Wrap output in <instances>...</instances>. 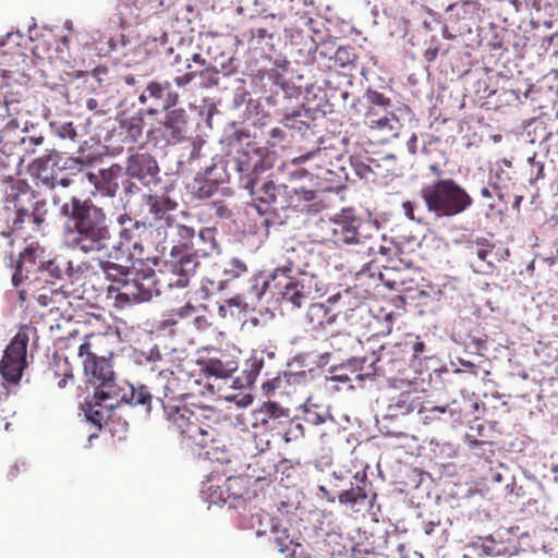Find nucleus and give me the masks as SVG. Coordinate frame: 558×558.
I'll return each instance as SVG.
<instances>
[{"instance_id":"nucleus-54","label":"nucleus","mask_w":558,"mask_h":558,"mask_svg":"<svg viewBox=\"0 0 558 558\" xmlns=\"http://www.w3.org/2000/svg\"><path fill=\"white\" fill-rule=\"evenodd\" d=\"M303 420L311 425H320L325 422V416L318 413L316 407L305 408Z\"/></svg>"},{"instance_id":"nucleus-2","label":"nucleus","mask_w":558,"mask_h":558,"mask_svg":"<svg viewBox=\"0 0 558 558\" xmlns=\"http://www.w3.org/2000/svg\"><path fill=\"white\" fill-rule=\"evenodd\" d=\"M317 228L322 232V242H332L338 246L351 247L350 252L357 255L363 265L373 260L364 262V259L375 257L377 254L387 255L390 251L383 245L377 229L375 235L363 233V223L354 216L343 215L336 219H320Z\"/></svg>"},{"instance_id":"nucleus-47","label":"nucleus","mask_w":558,"mask_h":558,"mask_svg":"<svg viewBox=\"0 0 558 558\" xmlns=\"http://www.w3.org/2000/svg\"><path fill=\"white\" fill-rule=\"evenodd\" d=\"M178 235L183 241L180 245H177L175 253L180 252L181 254L189 253L187 252V241L192 240L195 235V230L192 227H187L184 225H178L175 227Z\"/></svg>"},{"instance_id":"nucleus-40","label":"nucleus","mask_w":558,"mask_h":558,"mask_svg":"<svg viewBox=\"0 0 558 558\" xmlns=\"http://www.w3.org/2000/svg\"><path fill=\"white\" fill-rule=\"evenodd\" d=\"M264 366V361L262 356L252 355L245 362V367L243 369V374L245 375L246 385H253L259 375L262 368Z\"/></svg>"},{"instance_id":"nucleus-32","label":"nucleus","mask_w":558,"mask_h":558,"mask_svg":"<svg viewBox=\"0 0 558 558\" xmlns=\"http://www.w3.org/2000/svg\"><path fill=\"white\" fill-rule=\"evenodd\" d=\"M356 60L357 54L354 47L340 46L333 51L332 58H329V63H325V66L328 69L347 68L354 64Z\"/></svg>"},{"instance_id":"nucleus-22","label":"nucleus","mask_w":558,"mask_h":558,"mask_svg":"<svg viewBox=\"0 0 558 558\" xmlns=\"http://www.w3.org/2000/svg\"><path fill=\"white\" fill-rule=\"evenodd\" d=\"M158 170L157 161L146 151H137L128 158L125 172L131 178L145 180L155 177Z\"/></svg>"},{"instance_id":"nucleus-21","label":"nucleus","mask_w":558,"mask_h":558,"mask_svg":"<svg viewBox=\"0 0 558 558\" xmlns=\"http://www.w3.org/2000/svg\"><path fill=\"white\" fill-rule=\"evenodd\" d=\"M286 194V186L276 185L272 181H265L256 192V201L266 205L264 210L278 214L290 206Z\"/></svg>"},{"instance_id":"nucleus-42","label":"nucleus","mask_w":558,"mask_h":558,"mask_svg":"<svg viewBox=\"0 0 558 558\" xmlns=\"http://www.w3.org/2000/svg\"><path fill=\"white\" fill-rule=\"evenodd\" d=\"M242 40H245L250 47L257 49L260 48L262 43L269 38L271 39V35L267 32L266 28H252L248 32H243L241 34Z\"/></svg>"},{"instance_id":"nucleus-50","label":"nucleus","mask_w":558,"mask_h":558,"mask_svg":"<svg viewBox=\"0 0 558 558\" xmlns=\"http://www.w3.org/2000/svg\"><path fill=\"white\" fill-rule=\"evenodd\" d=\"M301 437H304V427L299 422L289 421V427L283 433V438L286 442H290L292 440H296Z\"/></svg>"},{"instance_id":"nucleus-64","label":"nucleus","mask_w":558,"mask_h":558,"mask_svg":"<svg viewBox=\"0 0 558 558\" xmlns=\"http://www.w3.org/2000/svg\"><path fill=\"white\" fill-rule=\"evenodd\" d=\"M331 52H332V46L323 44V49L317 51L318 60H327L326 63H329V58H332Z\"/></svg>"},{"instance_id":"nucleus-26","label":"nucleus","mask_w":558,"mask_h":558,"mask_svg":"<svg viewBox=\"0 0 558 558\" xmlns=\"http://www.w3.org/2000/svg\"><path fill=\"white\" fill-rule=\"evenodd\" d=\"M402 110H408L407 107L398 108L397 110H389L385 112V117L381 119H377L374 114L371 117V130H375L387 138H397L399 137L401 130L403 128L402 122L398 116V112Z\"/></svg>"},{"instance_id":"nucleus-19","label":"nucleus","mask_w":558,"mask_h":558,"mask_svg":"<svg viewBox=\"0 0 558 558\" xmlns=\"http://www.w3.org/2000/svg\"><path fill=\"white\" fill-rule=\"evenodd\" d=\"M156 132H161L167 144L182 142L187 132V114L184 109L178 108L169 111L160 128Z\"/></svg>"},{"instance_id":"nucleus-53","label":"nucleus","mask_w":558,"mask_h":558,"mask_svg":"<svg viewBox=\"0 0 558 558\" xmlns=\"http://www.w3.org/2000/svg\"><path fill=\"white\" fill-rule=\"evenodd\" d=\"M122 168L119 165H112L108 169L100 170V181L98 183H106L118 181L121 175Z\"/></svg>"},{"instance_id":"nucleus-11","label":"nucleus","mask_w":558,"mask_h":558,"mask_svg":"<svg viewBox=\"0 0 558 558\" xmlns=\"http://www.w3.org/2000/svg\"><path fill=\"white\" fill-rule=\"evenodd\" d=\"M151 389L155 399L162 404L166 415L175 411L177 408H182L180 403L187 396L180 379L169 369L159 372Z\"/></svg>"},{"instance_id":"nucleus-58","label":"nucleus","mask_w":558,"mask_h":558,"mask_svg":"<svg viewBox=\"0 0 558 558\" xmlns=\"http://www.w3.org/2000/svg\"><path fill=\"white\" fill-rule=\"evenodd\" d=\"M97 189L101 191L107 196H114L119 190L118 181L106 182V183H97Z\"/></svg>"},{"instance_id":"nucleus-34","label":"nucleus","mask_w":558,"mask_h":558,"mask_svg":"<svg viewBox=\"0 0 558 558\" xmlns=\"http://www.w3.org/2000/svg\"><path fill=\"white\" fill-rule=\"evenodd\" d=\"M311 118L307 110H295L292 113L286 114L281 120L282 124L295 132L304 133L308 130V119Z\"/></svg>"},{"instance_id":"nucleus-3","label":"nucleus","mask_w":558,"mask_h":558,"mask_svg":"<svg viewBox=\"0 0 558 558\" xmlns=\"http://www.w3.org/2000/svg\"><path fill=\"white\" fill-rule=\"evenodd\" d=\"M167 417L171 422V428L179 434L187 446L205 449L216 441L218 430L215 424L218 423L219 415L213 408L196 407L190 409L183 405L177 408Z\"/></svg>"},{"instance_id":"nucleus-51","label":"nucleus","mask_w":558,"mask_h":558,"mask_svg":"<svg viewBox=\"0 0 558 558\" xmlns=\"http://www.w3.org/2000/svg\"><path fill=\"white\" fill-rule=\"evenodd\" d=\"M217 190L218 185L214 181H201L195 191V195L198 198L205 199L211 197Z\"/></svg>"},{"instance_id":"nucleus-57","label":"nucleus","mask_w":558,"mask_h":558,"mask_svg":"<svg viewBox=\"0 0 558 558\" xmlns=\"http://www.w3.org/2000/svg\"><path fill=\"white\" fill-rule=\"evenodd\" d=\"M284 378L289 385H305L307 383V374L300 373H284Z\"/></svg>"},{"instance_id":"nucleus-37","label":"nucleus","mask_w":558,"mask_h":558,"mask_svg":"<svg viewBox=\"0 0 558 558\" xmlns=\"http://www.w3.org/2000/svg\"><path fill=\"white\" fill-rule=\"evenodd\" d=\"M134 5L146 14H158L168 10L174 0H133Z\"/></svg>"},{"instance_id":"nucleus-7","label":"nucleus","mask_w":558,"mask_h":558,"mask_svg":"<svg viewBox=\"0 0 558 558\" xmlns=\"http://www.w3.org/2000/svg\"><path fill=\"white\" fill-rule=\"evenodd\" d=\"M384 357L376 356L372 353L371 356L353 357L349 363L340 368H336L332 372L330 380L340 383H351L352 377L348 374L350 369L357 380H364L365 378L372 377L377 373H381L387 376L393 368L398 372L407 369V362L404 360L388 361L386 365L383 363Z\"/></svg>"},{"instance_id":"nucleus-8","label":"nucleus","mask_w":558,"mask_h":558,"mask_svg":"<svg viewBox=\"0 0 558 558\" xmlns=\"http://www.w3.org/2000/svg\"><path fill=\"white\" fill-rule=\"evenodd\" d=\"M108 291L117 293L114 304L122 310L132 304L150 300L155 291L159 292V288H156L155 274L134 270L129 274L123 283L109 286Z\"/></svg>"},{"instance_id":"nucleus-33","label":"nucleus","mask_w":558,"mask_h":558,"mask_svg":"<svg viewBox=\"0 0 558 558\" xmlns=\"http://www.w3.org/2000/svg\"><path fill=\"white\" fill-rule=\"evenodd\" d=\"M222 489L226 499H241L247 494V481L242 476H230L225 481Z\"/></svg>"},{"instance_id":"nucleus-9","label":"nucleus","mask_w":558,"mask_h":558,"mask_svg":"<svg viewBox=\"0 0 558 558\" xmlns=\"http://www.w3.org/2000/svg\"><path fill=\"white\" fill-rule=\"evenodd\" d=\"M177 246L171 251V258L165 262L163 269H160V277L156 284H166L169 288H185L194 276L199 264L195 253H175Z\"/></svg>"},{"instance_id":"nucleus-31","label":"nucleus","mask_w":558,"mask_h":558,"mask_svg":"<svg viewBox=\"0 0 558 558\" xmlns=\"http://www.w3.org/2000/svg\"><path fill=\"white\" fill-rule=\"evenodd\" d=\"M153 398H155L154 393L146 386H130L129 393L120 395V402L124 401L132 405H141L146 412H149Z\"/></svg>"},{"instance_id":"nucleus-49","label":"nucleus","mask_w":558,"mask_h":558,"mask_svg":"<svg viewBox=\"0 0 558 558\" xmlns=\"http://www.w3.org/2000/svg\"><path fill=\"white\" fill-rule=\"evenodd\" d=\"M247 271V266L239 258H232L225 268V274L230 278H238Z\"/></svg>"},{"instance_id":"nucleus-59","label":"nucleus","mask_w":558,"mask_h":558,"mask_svg":"<svg viewBox=\"0 0 558 558\" xmlns=\"http://www.w3.org/2000/svg\"><path fill=\"white\" fill-rule=\"evenodd\" d=\"M375 116L377 119H381L385 117V111L383 110V108H377V107H367V110L366 112L364 113V122L365 124L371 128V121H372V116Z\"/></svg>"},{"instance_id":"nucleus-46","label":"nucleus","mask_w":558,"mask_h":558,"mask_svg":"<svg viewBox=\"0 0 558 558\" xmlns=\"http://www.w3.org/2000/svg\"><path fill=\"white\" fill-rule=\"evenodd\" d=\"M213 59L215 61L214 69L216 72H223L225 74H230L233 71V56L225 52L220 54H214Z\"/></svg>"},{"instance_id":"nucleus-10","label":"nucleus","mask_w":558,"mask_h":558,"mask_svg":"<svg viewBox=\"0 0 558 558\" xmlns=\"http://www.w3.org/2000/svg\"><path fill=\"white\" fill-rule=\"evenodd\" d=\"M26 327H23L13 337L4 350L0 361V373L3 379L10 384H19L24 368L26 367V354L28 344V333Z\"/></svg>"},{"instance_id":"nucleus-24","label":"nucleus","mask_w":558,"mask_h":558,"mask_svg":"<svg viewBox=\"0 0 558 558\" xmlns=\"http://www.w3.org/2000/svg\"><path fill=\"white\" fill-rule=\"evenodd\" d=\"M311 160L314 161V166L311 167V170H306V172L319 180H331L330 175H332L333 172L327 168L329 153L326 147H319L315 150L300 155L299 157L293 158L291 162L292 165L299 166Z\"/></svg>"},{"instance_id":"nucleus-29","label":"nucleus","mask_w":558,"mask_h":558,"mask_svg":"<svg viewBox=\"0 0 558 558\" xmlns=\"http://www.w3.org/2000/svg\"><path fill=\"white\" fill-rule=\"evenodd\" d=\"M43 254V250L38 245L37 242L29 243L22 252L19 254V259L16 262L15 271L12 276V283L14 287H19L24 277L22 275L23 267L27 268V265L34 266L36 259Z\"/></svg>"},{"instance_id":"nucleus-18","label":"nucleus","mask_w":558,"mask_h":558,"mask_svg":"<svg viewBox=\"0 0 558 558\" xmlns=\"http://www.w3.org/2000/svg\"><path fill=\"white\" fill-rule=\"evenodd\" d=\"M48 214L47 203H41L39 208H35L34 216L27 218H12L11 233L14 240L27 241L40 232V228L46 220Z\"/></svg>"},{"instance_id":"nucleus-6","label":"nucleus","mask_w":558,"mask_h":558,"mask_svg":"<svg viewBox=\"0 0 558 558\" xmlns=\"http://www.w3.org/2000/svg\"><path fill=\"white\" fill-rule=\"evenodd\" d=\"M14 64L3 69L0 82V94L7 108V113L28 111L25 106L28 85L31 81V65L28 57L17 51L12 56Z\"/></svg>"},{"instance_id":"nucleus-61","label":"nucleus","mask_w":558,"mask_h":558,"mask_svg":"<svg viewBox=\"0 0 558 558\" xmlns=\"http://www.w3.org/2000/svg\"><path fill=\"white\" fill-rule=\"evenodd\" d=\"M88 336L86 337V340L84 343H82L78 348V355L83 360H90L98 357L94 352L90 350V343L88 341Z\"/></svg>"},{"instance_id":"nucleus-36","label":"nucleus","mask_w":558,"mask_h":558,"mask_svg":"<svg viewBox=\"0 0 558 558\" xmlns=\"http://www.w3.org/2000/svg\"><path fill=\"white\" fill-rule=\"evenodd\" d=\"M51 161V156H48L47 159L39 157L32 163L31 170L43 184L53 187V177L51 173H48L49 162Z\"/></svg>"},{"instance_id":"nucleus-5","label":"nucleus","mask_w":558,"mask_h":558,"mask_svg":"<svg viewBox=\"0 0 558 558\" xmlns=\"http://www.w3.org/2000/svg\"><path fill=\"white\" fill-rule=\"evenodd\" d=\"M304 250H287L280 263L268 280L262 286L260 294L268 289L278 291L282 301L289 302L293 307L301 305L308 299L310 290L300 280L292 277L293 272H302L306 263L303 262Z\"/></svg>"},{"instance_id":"nucleus-13","label":"nucleus","mask_w":558,"mask_h":558,"mask_svg":"<svg viewBox=\"0 0 558 558\" xmlns=\"http://www.w3.org/2000/svg\"><path fill=\"white\" fill-rule=\"evenodd\" d=\"M389 380L392 386L399 389L408 388L402 391L392 402L389 404L390 411L393 415H405L411 412L422 413L425 410L423 405L422 397L417 389V383L412 380H404L395 376H389Z\"/></svg>"},{"instance_id":"nucleus-25","label":"nucleus","mask_w":558,"mask_h":558,"mask_svg":"<svg viewBox=\"0 0 558 558\" xmlns=\"http://www.w3.org/2000/svg\"><path fill=\"white\" fill-rule=\"evenodd\" d=\"M338 313L324 303H313L308 306L304 322L311 331L325 330L337 319Z\"/></svg>"},{"instance_id":"nucleus-44","label":"nucleus","mask_w":558,"mask_h":558,"mask_svg":"<svg viewBox=\"0 0 558 558\" xmlns=\"http://www.w3.org/2000/svg\"><path fill=\"white\" fill-rule=\"evenodd\" d=\"M365 98L368 104L367 107L383 108L385 112L389 111V108H391V99L375 89H367Z\"/></svg>"},{"instance_id":"nucleus-28","label":"nucleus","mask_w":558,"mask_h":558,"mask_svg":"<svg viewBox=\"0 0 558 558\" xmlns=\"http://www.w3.org/2000/svg\"><path fill=\"white\" fill-rule=\"evenodd\" d=\"M494 248L495 245L489 243L486 239H482L469 245L470 254L475 255L476 258L489 269L495 267L496 262L506 259L509 256V250H505L502 255L499 256Z\"/></svg>"},{"instance_id":"nucleus-17","label":"nucleus","mask_w":558,"mask_h":558,"mask_svg":"<svg viewBox=\"0 0 558 558\" xmlns=\"http://www.w3.org/2000/svg\"><path fill=\"white\" fill-rule=\"evenodd\" d=\"M29 111H21L19 113H8V121L3 129L0 130V146L8 148V143L15 138V150L22 153L21 145L25 142L23 133L27 131L29 121Z\"/></svg>"},{"instance_id":"nucleus-4","label":"nucleus","mask_w":558,"mask_h":558,"mask_svg":"<svg viewBox=\"0 0 558 558\" xmlns=\"http://www.w3.org/2000/svg\"><path fill=\"white\" fill-rule=\"evenodd\" d=\"M418 194L427 213L437 219L460 215L473 204L466 190L450 178L424 184Z\"/></svg>"},{"instance_id":"nucleus-1","label":"nucleus","mask_w":558,"mask_h":558,"mask_svg":"<svg viewBox=\"0 0 558 558\" xmlns=\"http://www.w3.org/2000/svg\"><path fill=\"white\" fill-rule=\"evenodd\" d=\"M53 204L59 206V214L64 219V230L71 235L72 244L83 253H104L107 257H142L143 234L147 232L144 222L133 219L128 214L119 215L118 239L110 245L111 233L107 225V215L93 201L71 196L60 204V201L53 197Z\"/></svg>"},{"instance_id":"nucleus-52","label":"nucleus","mask_w":558,"mask_h":558,"mask_svg":"<svg viewBox=\"0 0 558 558\" xmlns=\"http://www.w3.org/2000/svg\"><path fill=\"white\" fill-rule=\"evenodd\" d=\"M402 209L404 215L412 221L417 223L424 222V216L420 214L417 206L414 202L407 201L402 203Z\"/></svg>"},{"instance_id":"nucleus-16","label":"nucleus","mask_w":558,"mask_h":558,"mask_svg":"<svg viewBox=\"0 0 558 558\" xmlns=\"http://www.w3.org/2000/svg\"><path fill=\"white\" fill-rule=\"evenodd\" d=\"M84 371L90 376V381L95 385V391L113 390L120 393V388L114 381V373L108 360L105 357H96L83 360Z\"/></svg>"},{"instance_id":"nucleus-38","label":"nucleus","mask_w":558,"mask_h":558,"mask_svg":"<svg viewBox=\"0 0 558 558\" xmlns=\"http://www.w3.org/2000/svg\"><path fill=\"white\" fill-rule=\"evenodd\" d=\"M46 270L54 278L62 279L65 276L72 278L74 269L70 260L64 258H54L49 260Z\"/></svg>"},{"instance_id":"nucleus-62","label":"nucleus","mask_w":558,"mask_h":558,"mask_svg":"<svg viewBox=\"0 0 558 558\" xmlns=\"http://www.w3.org/2000/svg\"><path fill=\"white\" fill-rule=\"evenodd\" d=\"M269 137L271 138L270 144L276 146L286 140V133L281 128H272L269 131Z\"/></svg>"},{"instance_id":"nucleus-35","label":"nucleus","mask_w":558,"mask_h":558,"mask_svg":"<svg viewBox=\"0 0 558 558\" xmlns=\"http://www.w3.org/2000/svg\"><path fill=\"white\" fill-rule=\"evenodd\" d=\"M101 269L106 277L111 281L109 286H119L123 283V281L129 277V274L134 271V269H130L112 262H101Z\"/></svg>"},{"instance_id":"nucleus-14","label":"nucleus","mask_w":558,"mask_h":558,"mask_svg":"<svg viewBox=\"0 0 558 558\" xmlns=\"http://www.w3.org/2000/svg\"><path fill=\"white\" fill-rule=\"evenodd\" d=\"M119 403L120 393H116L113 390L95 391L93 398L84 404L83 410L87 421L101 428Z\"/></svg>"},{"instance_id":"nucleus-48","label":"nucleus","mask_w":558,"mask_h":558,"mask_svg":"<svg viewBox=\"0 0 558 558\" xmlns=\"http://www.w3.org/2000/svg\"><path fill=\"white\" fill-rule=\"evenodd\" d=\"M32 51L38 60L53 62L52 49L46 40H37Z\"/></svg>"},{"instance_id":"nucleus-56","label":"nucleus","mask_w":558,"mask_h":558,"mask_svg":"<svg viewBox=\"0 0 558 558\" xmlns=\"http://www.w3.org/2000/svg\"><path fill=\"white\" fill-rule=\"evenodd\" d=\"M265 412L269 414V418H279L284 416L288 418V413L279 404L275 402H267L264 407Z\"/></svg>"},{"instance_id":"nucleus-27","label":"nucleus","mask_w":558,"mask_h":558,"mask_svg":"<svg viewBox=\"0 0 558 558\" xmlns=\"http://www.w3.org/2000/svg\"><path fill=\"white\" fill-rule=\"evenodd\" d=\"M270 533L272 534V542L280 554L286 556L294 555V546L298 544L294 542L293 535L290 534L287 523L272 518Z\"/></svg>"},{"instance_id":"nucleus-30","label":"nucleus","mask_w":558,"mask_h":558,"mask_svg":"<svg viewBox=\"0 0 558 558\" xmlns=\"http://www.w3.org/2000/svg\"><path fill=\"white\" fill-rule=\"evenodd\" d=\"M144 197L149 213L154 214L157 219H162L167 213L178 207L177 201L167 194L145 195Z\"/></svg>"},{"instance_id":"nucleus-20","label":"nucleus","mask_w":558,"mask_h":558,"mask_svg":"<svg viewBox=\"0 0 558 558\" xmlns=\"http://www.w3.org/2000/svg\"><path fill=\"white\" fill-rule=\"evenodd\" d=\"M148 99L157 101L160 109L166 111L179 102V94L172 90L170 82L153 81L148 83L145 90L138 97L142 105H145Z\"/></svg>"},{"instance_id":"nucleus-12","label":"nucleus","mask_w":558,"mask_h":558,"mask_svg":"<svg viewBox=\"0 0 558 558\" xmlns=\"http://www.w3.org/2000/svg\"><path fill=\"white\" fill-rule=\"evenodd\" d=\"M5 207L10 209L12 204L14 216L13 218H27L34 216L35 208H39L41 203H46L31 186L23 180H17L11 185H5Z\"/></svg>"},{"instance_id":"nucleus-63","label":"nucleus","mask_w":558,"mask_h":558,"mask_svg":"<svg viewBox=\"0 0 558 558\" xmlns=\"http://www.w3.org/2000/svg\"><path fill=\"white\" fill-rule=\"evenodd\" d=\"M280 384H281V378L280 377H276L271 380H267V381H264L262 384V387H263V390L266 392V393H269L270 391L277 389L280 387Z\"/></svg>"},{"instance_id":"nucleus-43","label":"nucleus","mask_w":558,"mask_h":558,"mask_svg":"<svg viewBox=\"0 0 558 558\" xmlns=\"http://www.w3.org/2000/svg\"><path fill=\"white\" fill-rule=\"evenodd\" d=\"M52 53L53 62H61L66 64L71 62L70 38L68 35L59 38L54 49L52 50Z\"/></svg>"},{"instance_id":"nucleus-23","label":"nucleus","mask_w":558,"mask_h":558,"mask_svg":"<svg viewBox=\"0 0 558 558\" xmlns=\"http://www.w3.org/2000/svg\"><path fill=\"white\" fill-rule=\"evenodd\" d=\"M15 140L9 142L8 148L0 146V179L7 184L11 185L19 179H14V175L19 173V169L23 162V154L15 150Z\"/></svg>"},{"instance_id":"nucleus-41","label":"nucleus","mask_w":558,"mask_h":558,"mask_svg":"<svg viewBox=\"0 0 558 558\" xmlns=\"http://www.w3.org/2000/svg\"><path fill=\"white\" fill-rule=\"evenodd\" d=\"M195 312V307L193 305H185L180 308L177 313L170 314L167 317L162 318L158 322V330H166L171 328L178 324V318H184L191 316Z\"/></svg>"},{"instance_id":"nucleus-39","label":"nucleus","mask_w":558,"mask_h":558,"mask_svg":"<svg viewBox=\"0 0 558 558\" xmlns=\"http://www.w3.org/2000/svg\"><path fill=\"white\" fill-rule=\"evenodd\" d=\"M235 368L234 362L223 363L218 359H209L206 363V371L210 375L221 378L228 377Z\"/></svg>"},{"instance_id":"nucleus-45","label":"nucleus","mask_w":558,"mask_h":558,"mask_svg":"<svg viewBox=\"0 0 558 558\" xmlns=\"http://www.w3.org/2000/svg\"><path fill=\"white\" fill-rule=\"evenodd\" d=\"M367 498V494L363 487L356 486L351 489L343 490L339 495V502L354 506L359 500Z\"/></svg>"},{"instance_id":"nucleus-60","label":"nucleus","mask_w":558,"mask_h":558,"mask_svg":"<svg viewBox=\"0 0 558 558\" xmlns=\"http://www.w3.org/2000/svg\"><path fill=\"white\" fill-rule=\"evenodd\" d=\"M354 170L356 175L364 180H369L371 174H373L372 168L364 162H356L354 165Z\"/></svg>"},{"instance_id":"nucleus-55","label":"nucleus","mask_w":558,"mask_h":558,"mask_svg":"<svg viewBox=\"0 0 558 558\" xmlns=\"http://www.w3.org/2000/svg\"><path fill=\"white\" fill-rule=\"evenodd\" d=\"M57 134L63 140H74L76 137V130L72 122H65L57 128Z\"/></svg>"},{"instance_id":"nucleus-15","label":"nucleus","mask_w":558,"mask_h":558,"mask_svg":"<svg viewBox=\"0 0 558 558\" xmlns=\"http://www.w3.org/2000/svg\"><path fill=\"white\" fill-rule=\"evenodd\" d=\"M169 52L173 54L170 65L174 68L173 81L178 87L189 85L198 74L203 73L201 68L205 66L206 61L199 53L183 58L181 53H174L173 48H170Z\"/></svg>"}]
</instances>
